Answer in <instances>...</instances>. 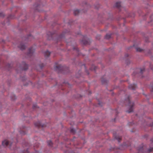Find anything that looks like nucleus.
Masks as SVG:
<instances>
[{
	"instance_id": "f257e3e1",
	"label": "nucleus",
	"mask_w": 153,
	"mask_h": 153,
	"mask_svg": "<svg viewBox=\"0 0 153 153\" xmlns=\"http://www.w3.org/2000/svg\"><path fill=\"white\" fill-rule=\"evenodd\" d=\"M55 70L58 73L65 74L69 72V71L68 67L66 66H62L61 65L56 66L54 68Z\"/></svg>"
},
{
	"instance_id": "f03ea898",
	"label": "nucleus",
	"mask_w": 153,
	"mask_h": 153,
	"mask_svg": "<svg viewBox=\"0 0 153 153\" xmlns=\"http://www.w3.org/2000/svg\"><path fill=\"white\" fill-rule=\"evenodd\" d=\"M131 98L128 96L125 99L126 102L128 103V110L126 111L128 113H130L134 111L133 107L134 106V103L131 102Z\"/></svg>"
},
{
	"instance_id": "7ed1b4c3",
	"label": "nucleus",
	"mask_w": 153,
	"mask_h": 153,
	"mask_svg": "<svg viewBox=\"0 0 153 153\" xmlns=\"http://www.w3.org/2000/svg\"><path fill=\"white\" fill-rule=\"evenodd\" d=\"M9 144L10 146H11L12 145V143H10L9 141L7 140H5L2 141V145L5 147H7Z\"/></svg>"
},
{
	"instance_id": "20e7f679",
	"label": "nucleus",
	"mask_w": 153,
	"mask_h": 153,
	"mask_svg": "<svg viewBox=\"0 0 153 153\" xmlns=\"http://www.w3.org/2000/svg\"><path fill=\"white\" fill-rule=\"evenodd\" d=\"M22 65L23 66L22 70L24 71H26L27 70L28 68V65L25 62H22Z\"/></svg>"
},
{
	"instance_id": "39448f33",
	"label": "nucleus",
	"mask_w": 153,
	"mask_h": 153,
	"mask_svg": "<svg viewBox=\"0 0 153 153\" xmlns=\"http://www.w3.org/2000/svg\"><path fill=\"white\" fill-rule=\"evenodd\" d=\"M34 125L36 126L39 127H43L45 126V125L43 124L42 125L41 123L39 122H37L34 123Z\"/></svg>"
},
{
	"instance_id": "423d86ee",
	"label": "nucleus",
	"mask_w": 153,
	"mask_h": 153,
	"mask_svg": "<svg viewBox=\"0 0 153 153\" xmlns=\"http://www.w3.org/2000/svg\"><path fill=\"white\" fill-rule=\"evenodd\" d=\"M18 47L22 50L25 49V46L22 43H21L20 45L18 46Z\"/></svg>"
},
{
	"instance_id": "0eeeda50",
	"label": "nucleus",
	"mask_w": 153,
	"mask_h": 153,
	"mask_svg": "<svg viewBox=\"0 0 153 153\" xmlns=\"http://www.w3.org/2000/svg\"><path fill=\"white\" fill-rule=\"evenodd\" d=\"M47 143L48 144V145L49 146L51 147H52L53 146V143L52 142L51 140H49L47 141Z\"/></svg>"
},
{
	"instance_id": "6e6552de",
	"label": "nucleus",
	"mask_w": 153,
	"mask_h": 153,
	"mask_svg": "<svg viewBox=\"0 0 153 153\" xmlns=\"http://www.w3.org/2000/svg\"><path fill=\"white\" fill-rule=\"evenodd\" d=\"M128 87L130 89L134 90L135 89L136 86L135 85H131L129 86Z\"/></svg>"
},
{
	"instance_id": "1a4fd4ad",
	"label": "nucleus",
	"mask_w": 153,
	"mask_h": 153,
	"mask_svg": "<svg viewBox=\"0 0 153 153\" xmlns=\"http://www.w3.org/2000/svg\"><path fill=\"white\" fill-rule=\"evenodd\" d=\"M51 54V52L48 51H46L44 53V56L45 57H49Z\"/></svg>"
},
{
	"instance_id": "9d476101",
	"label": "nucleus",
	"mask_w": 153,
	"mask_h": 153,
	"mask_svg": "<svg viewBox=\"0 0 153 153\" xmlns=\"http://www.w3.org/2000/svg\"><path fill=\"white\" fill-rule=\"evenodd\" d=\"M138 150L139 152H144L143 147L142 146L139 147L138 148Z\"/></svg>"
},
{
	"instance_id": "9b49d317",
	"label": "nucleus",
	"mask_w": 153,
	"mask_h": 153,
	"mask_svg": "<svg viewBox=\"0 0 153 153\" xmlns=\"http://www.w3.org/2000/svg\"><path fill=\"white\" fill-rule=\"evenodd\" d=\"M108 81L105 80L104 78L102 77L101 79V82L102 84H105L107 83Z\"/></svg>"
},
{
	"instance_id": "f8f14e48",
	"label": "nucleus",
	"mask_w": 153,
	"mask_h": 153,
	"mask_svg": "<svg viewBox=\"0 0 153 153\" xmlns=\"http://www.w3.org/2000/svg\"><path fill=\"white\" fill-rule=\"evenodd\" d=\"M115 138L119 142H120L122 139L121 137L119 136H116L115 137Z\"/></svg>"
},
{
	"instance_id": "ddd939ff",
	"label": "nucleus",
	"mask_w": 153,
	"mask_h": 153,
	"mask_svg": "<svg viewBox=\"0 0 153 153\" xmlns=\"http://www.w3.org/2000/svg\"><path fill=\"white\" fill-rule=\"evenodd\" d=\"M79 13V10H75L74 11V14L75 16L77 15Z\"/></svg>"
},
{
	"instance_id": "4468645a",
	"label": "nucleus",
	"mask_w": 153,
	"mask_h": 153,
	"mask_svg": "<svg viewBox=\"0 0 153 153\" xmlns=\"http://www.w3.org/2000/svg\"><path fill=\"white\" fill-rule=\"evenodd\" d=\"M111 37V34H107L105 36V39H110Z\"/></svg>"
},
{
	"instance_id": "2eb2a0df",
	"label": "nucleus",
	"mask_w": 153,
	"mask_h": 153,
	"mask_svg": "<svg viewBox=\"0 0 153 153\" xmlns=\"http://www.w3.org/2000/svg\"><path fill=\"white\" fill-rule=\"evenodd\" d=\"M121 6L120 5V2H117L116 3V7L118 8H119Z\"/></svg>"
},
{
	"instance_id": "dca6fc26",
	"label": "nucleus",
	"mask_w": 153,
	"mask_h": 153,
	"mask_svg": "<svg viewBox=\"0 0 153 153\" xmlns=\"http://www.w3.org/2000/svg\"><path fill=\"white\" fill-rule=\"evenodd\" d=\"M82 42H83V44L84 45H88L89 44L87 40H83L82 41Z\"/></svg>"
},
{
	"instance_id": "f3484780",
	"label": "nucleus",
	"mask_w": 153,
	"mask_h": 153,
	"mask_svg": "<svg viewBox=\"0 0 153 153\" xmlns=\"http://www.w3.org/2000/svg\"><path fill=\"white\" fill-rule=\"evenodd\" d=\"M34 52V51L32 49V48H31L29 49L28 53L29 54H32Z\"/></svg>"
},
{
	"instance_id": "a211bd4d",
	"label": "nucleus",
	"mask_w": 153,
	"mask_h": 153,
	"mask_svg": "<svg viewBox=\"0 0 153 153\" xmlns=\"http://www.w3.org/2000/svg\"><path fill=\"white\" fill-rule=\"evenodd\" d=\"M39 107H38L37 105L36 104H34L33 105V109H36V108H39Z\"/></svg>"
},
{
	"instance_id": "6ab92c4d",
	"label": "nucleus",
	"mask_w": 153,
	"mask_h": 153,
	"mask_svg": "<svg viewBox=\"0 0 153 153\" xmlns=\"http://www.w3.org/2000/svg\"><path fill=\"white\" fill-rule=\"evenodd\" d=\"M70 132L71 133H72L73 134H74L76 133L75 130L73 128L71 129Z\"/></svg>"
},
{
	"instance_id": "aec40b11",
	"label": "nucleus",
	"mask_w": 153,
	"mask_h": 153,
	"mask_svg": "<svg viewBox=\"0 0 153 153\" xmlns=\"http://www.w3.org/2000/svg\"><path fill=\"white\" fill-rule=\"evenodd\" d=\"M153 152V147L152 148H149V149L148 150V152Z\"/></svg>"
},
{
	"instance_id": "412c9836",
	"label": "nucleus",
	"mask_w": 153,
	"mask_h": 153,
	"mask_svg": "<svg viewBox=\"0 0 153 153\" xmlns=\"http://www.w3.org/2000/svg\"><path fill=\"white\" fill-rule=\"evenodd\" d=\"M94 68V71H95L97 69V67H96V66H94V65H93L92 66V67L90 68V69L91 70H92V68Z\"/></svg>"
},
{
	"instance_id": "4be33fe9",
	"label": "nucleus",
	"mask_w": 153,
	"mask_h": 153,
	"mask_svg": "<svg viewBox=\"0 0 153 153\" xmlns=\"http://www.w3.org/2000/svg\"><path fill=\"white\" fill-rule=\"evenodd\" d=\"M136 50L137 51L141 52L142 51V50L139 48H136Z\"/></svg>"
},
{
	"instance_id": "5701e85b",
	"label": "nucleus",
	"mask_w": 153,
	"mask_h": 153,
	"mask_svg": "<svg viewBox=\"0 0 153 153\" xmlns=\"http://www.w3.org/2000/svg\"><path fill=\"white\" fill-rule=\"evenodd\" d=\"M39 66L40 67V68L41 69H42L44 67V65L43 63H42L39 65Z\"/></svg>"
},
{
	"instance_id": "b1692460",
	"label": "nucleus",
	"mask_w": 153,
	"mask_h": 153,
	"mask_svg": "<svg viewBox=\"0 0 153 153\" xmlns=\"http://www.w3.org/2000/svg\"><path fill=\"white\" fill-rule=\"evenodd\" d=\"M145 70L144 68L143 69H140V73L141 74H142L143 73V72L144 71H145Z\"/></svg>"
},
{
	"instance_id": "393cba45",
	"label": "nucleus",
	"mask_w": 153,
	"mask_h": 153,
	"mask_svg": "<svg viewBox=\"0 0 153 153\" xmlns=\"http://www.w3.org/2000/svg\"><path fill=\"white\" fill-rule=\"evenodd\" d=\"M5 15L2 13H0V17H4Z\"/></svg>"
},
{
	"instance_id": "a878e982",
	"label": "nucleus",
	"mask_w": 153,
	"mask_h": 153,
	"mask_svg": "<svg viewBox=\"0 0 153 153\" xmlns=\"http://www.w3.org/2000/svg\"><path fill=\"white\" fill-rule=\"evenodd\" d=\"M13 17L11 15H10L7 17V19H13Z\"/></svg>"
},
{
	"instance_id": "bb28decb",
	"label": "nucleus",
	"mask_w": 153,
	"mask_h": 153,
	"mask_svg": "<svg viewBox=\"0 0 153 153\" xmlns=\"http://www.w3.org/2000/svg\"><path fill=\"white\" fill-rule=\"evenodd\" d=\"M101 38V36L100 35H97L96 37L97 39L99 40Z\"/></svg>"
},
{
	"instance_id": "cd10ccee",
	"label": "nucleus",
	"mask_w": 153,
	"mask_h": 153,
	"mask_svg": "<svg viewBox=\"0 0 153 153\" xmlns=\"http://www.w3.org/2000/svg\"><path fill=\"white\" fill-rule=\"evenodd\" d=\"M16 98V97L15 96H14L13 97H11V99L12 100H15Z\"/></svg>"
},
{
	"instance_id": "c85d7f7f",
	"label": "nucleus",
	"mask_w": 153,
	"mask_h": 153,
	"mask_svg": "<svg viewBox=\"0 0 153 153\" xmlns=\"http://www.w3.org/2000/svg\"><path fill=\"white\" fill-rule=\"evenodd\" d=\"M150 68L152 70H153V65H150Z\"/></svg>"
},
{
	"instance_id": "c756f323",
	"label": "nucleus",
	"mask_w": 153,
	"mask_h": 153,
	"mask_svg": "<svg viewBox=\"0 0 153 153\" xmlns=\"http://www.w3.org/2000/svg\"><path fill=\"white\" fill-rule=\"evenodd\" d=\"M64 37V36L62 34H61L59 36V38H62Z\"/></svg>"
},
{
	"instance_id": "7c9ffc66",
	"label": "nucleus",
	"mask_w": 153,
	"mask_h": 153,
	"mask_svg": "<svg viewBox=\"0 0 153 153\" xmlns=\"http://www.w3.org/2000/svg\"><path fill=\"white\" fill-rule=\"evenodd\" d=\"M85 71V72H86V73L88 75L89 74V72L88 71V70H86Z\"/></svg>"
},
{
	"instance_id": "2f4dec72",
	"label": "nucleus",
	"mask_w": 153,
	"mask_h": 153,
	"mask_svg": "<svg viewBox=\"0 0 153 153\" xmlns=\"http://www.w3.org/2000/svg\"><path fill=\"white\" fill-rule=\"evenodd\" d=\"M151 144H153V138L151 139Z\"/></svg>"
},
{
	"instance_id": "473e14b6",
	"label": "nucleus",
	"mask_w": 153,
	"mask_h": 153,
	"mask_svg": "<svg viewBox=\"0 0 153 153\" xmlns=\"http://www.w3.org/2000/svg\"><path fill=\"white\" fill-rule=\"evenodd\" d=\"M145 41L146 42H148V38H145Z\"/></svg>"
},
{
	"instance_id": "72a5a7b5",
	"label": "nucleus",
	"mask_w": 153,
	"mask_h": 153,
	"mask_svg": "<svg viewBox=\"0 0 153 153\" xmlns=\"http://www.w3.org/2000/svg\"><path fill=\"white\" fill-rule=\"evenodd\" d=\"M125 56L126 57H128V55L127 53H126L125 54Z\"/></svg>"
},
{
	"instance_id": "f704fd0d",
	"label": "nucleus",
	"mask_w": 153,
	"mask_h": 153,
	"mask_svg": "<svg viewBox=\"0 0 153 153\" xmlns=\"http://www.w3.org/2000/svg\"><path fill=\"white\" fill-rule=\"evenodd\" d=\"M152 89L151 90V91H153V87H152Z\"/></svg>"
},
{
	"instance_id": "c9c22d12",
	"label": "nucleus",
	"mask_w": 153,
	"mask_h": 153,
	"mask_svg": "<svg viewBox=\"0 0 153 153\" xmlns=\"http://www.w3.org/2000/svg\"><path fill=\"white\" fill-rule=\"evenodd\" d=\"M39 4H38L36 6V8H37V7H38L39 6Z\"/></svg>"
},
{
	"instance_id": "e433bc0d",
	"label": "nucleus",
	"mask_w": 153,
	"mask_h": 153,
	"mask_svg": "<svg viewBox=\"0 0 153 153\" xmlns=\"http://www.w3.org/2000/svg\"><path fill=\"white\" fill-rule=\"evenodd\" d=\"M73 49H74V50H75V49H76V48H74Z\"/></svg>"
},
{
	"instance_id": "4c0bfd02",
	"label": "nucleus",
	"mask_w": 153,
	"mask_h": 153,
	"mask_svg": "<svg viewBox=\"0 0 153 153\" xmlns=\"http://www.w3.org/2000/svg\"><path fill=\"white\" fill-rule=\"evenodd\" d=\"M118 113L117 112V114H118Z\"/></svg>"
}]
</instances>
